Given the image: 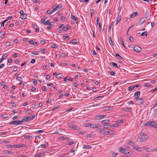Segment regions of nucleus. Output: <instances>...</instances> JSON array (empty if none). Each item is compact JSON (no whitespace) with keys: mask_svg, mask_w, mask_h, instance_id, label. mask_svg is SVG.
<instances>
[{"mask_svg":"<svg viewBox=\"0 0 157 157\" xmlns=\"http://www.w3.org/2000/svg\"><path fill=\"white\" fill-rule=\"evenodd\" d=\"M140 136L141 138H140L139 141L140 142H143L147 140L148 138L149 137L144 132H141L140 133Z\"/></svg>","mask_w":157,"mask_h":157,"instance_id":"nucleus-1","label":"nucleus"},{"mask_svg":"<svg viewBox=\"0 0 157 157\" xmlns=\"http://www.w3.org/2000/svg\"><path fill=\"white\" fill-rule=\"evenodd\" d=\"M63 6L61 4H59L56 6V5H54L52 6V8L53 9L52 11L49 10H47V13L48 14H51L54 12L58 8L60 9Z\"/></svg>","mask_w":157,"mask_h":157,"instance_id":"nucleus-2","label":"nucleus"},{"mask_svg":"<svg viewBox=\"0 0 157 157\" xmlns=\"http://www.w3.org/2000/svg\"><path fill=\"white\" fill-rule=\"evenodd\" d=\"M119 151L127 155H128L131 152L129 150L123 148L122 147H120L119 148Z\"/></svg>","mask_w":157,"mask_h":157,"instance_id":"nucleus-3","label":"nucleus"},{"mask_svg":"<svg viewBox=\"0 0 157 157\" xmlns=\"http://www.w3.org/2000/svg\"><path fill=\"white\" fill-rule=\"evenodd\" d=\"M23 123V121H11L9 123L10 124H15L16 125H18L19 124H22Z\"/></svg>","mask_w":157,"mask_h":157,"instance_id":"nucleus-4","label":"nucleus"},{"mask_svg":"<svg viewBox=\"0 0 157 157\" xmlns=\"http://www.w3.org/2000/svg\"><path fill=\"white\" fill-rule=\"evenodd\" d=\"M133 49L135 51L138 52H140L141 50V48L137 45L134 46Z\"/></svg>","mask_w":157,"mask_h":157,"instance_id":"nucleus-5","label":"nucleus"},{"mask_svg":"<svg viewBox=\"0 0 157 157\" xmlns=\"http://www.w3.org/2000/svg\"><path fill=\"white\" fill-rule=\"evenodd\" d=\"M140 91L137 92L135 93L134 94V97L136 100H137L138 99H139V98L140 96Z\"/></svg>","mask_w":157,"mask_h":157,"instance_id":"nucleus-6","label":"nucleus"},{"mask_svg":"<svg viewBox=\"0 0 157 157\" xmlns=\"http://www.w3.org/2000/svg\"><path fill=\"white\" fill-rule=\"evenodd\" d=\"M92 148L91 145H87L85 144H84L82 147V148L83 149H90Z\"/></svg>","mask_w":157,"mask_h":157,"instance_id":"nucleus-7","label":"nucleus"},{"mask_svg":"<svg viewBox=\"0 0 157 157\" xmlns=\"http://www.w3.org/2000/svg\"><path fill=\"white\" fill-rule=\"evenodd\" d=\"M151 126L154 127L155 128H157V124L154 121H150Z\"/></svg>","mask_w":157,"mask_h":157,"instance_id":"nucleus-8","label":"nucleus"},{"mask_svg":"<svg viewBox=\"0 0 157 157\" xmlns=\"http://www.w3.org/2000/svg\"><path fill=\"white\" fill-rule=\"evenodd\" d=\"M146 20V17L142 18L139 22V24H143Z\"/></svg>","mask_w":157,"mask_h":157,"instance_id":"nucleus-9","label":"nucleus"},{"mask_svg":"<svg viewBox=\"0 0 157 157\" xmlns=\"http://www.w3.org/2000/svg\"><path fill=\"white\" fill-rule=\"evenodd\" d=\"M30 118L29 117H24V118L23 119L22 121H31Z\"/></svg>","mask_w":157,"mask_h":157,"instance_id":"nucleus-10","label":"nucleus"},{"mask_svg":"<svg viewBox=\"0 0 157 157\" xmlns=\"http://www.w3.org/2000/svg\"><path fill=\"white\" fill-rule=\"evenodd\" d=\"M110 121L109 120H105L101 121V123L103 124H108Z\"/></svg>","mask_w":157,"mask_h":157,"instance_id":"nucleus-11","label":"nucleus"},{"mask_svg":"<svg viewBox=\"0 0 157 157\" xmlns=\"http://www.w3.org/2000/svg\"><path fill=\"white\" fill-rule=\"evenodd\" d=\"M105 116L104 115H97L96 116V118L98 119L99 120L105 117Z\"/></svg>","mask_w":157,"mask_h":157,"instance_id":"nucleus-12","label":"nucleus"},{"mask_svg":"<svg viewBox=\"0 0 157 157\" xmlns=\"http://www.w3.org/2000/svg\"><path fill=\"white\" fill-rule=\"evenodd\" d=\"M71 19H72L75 21L76 24H78V20L75 17V16L71 15Z\"/></svg>","mask_w":157,"mask_h":157,"instance_id":"nucleus-13","label":"nucleus"},{"mask_svg":"<svg viewBox=\"0 0 157 157\" xmlns=\"http://www.w3.org/2000/svg\"><path fill=\"white\" fill-rule=\"evenodd\" d=\"M110 64L113 66V67H115L117 68H119L117 66V64L116 63L111 62H110Z\"/></svg>","mask_w":157,"mask_h":157,"instance_id":"nucleus-14","label":"nucleus"},{"mask_svg":"<svg viewBox=\"0 0 157 157\" xmlns=\"http://www.w3.org/2000/svg\"><path fill=\"white\" fill-rule=\"evenodd\" d=\"M22 136L24 137L25 139H30V138H32V137L30 136L25 135H23Z\"/></svg>","mask_w":157,"mask_h":157,"instance_id":"nucleus-15","label":"nucleus"},{"mask_svg":"<svg viewBox=\"0 0 157 157\" xmlns=\"http://www.w3.org/2000/svg\"><path fill=\"white\" fill-rule=\"evenodd\" d=\"M138 14V13L137 12H135L133 13L132 15L130 16V18H132L134 17L135 16L137 15Z\"/></svg>","mask_w":157,"mask_h":157,"instance_id":"nucleus-16","label":"nucleus"},{"mask_svg":"<svg viewBox=\"0 0 157 157\" xmlns=\"http://www.w3.org/2000/svg\"><path fill=\"white\" fill-rule=\"evenodd\" d=\"M121 15H120L119 16H118L117 18V20L116 23V24H115L116 25H117L118 22H119L121 21Z\"/></svg>","mask_w":157,"mask_h":157,"instance_id":"nucleus-17","label":"nucleus"},{"mask_svg":"<svg viewBox=\"0 0 157 157\" xmlns=\"http://www.w3.org/2000/svg\"><path fill=\"white\" fill-rule=\"evenodd\" d=\"M112 133V131H106L104 133V135H111Z\"/></svg>","mask_w":157,"mask_h":157,"instance_id":"nucleus-18","label":"nucleus"},{"mask_svg":"<svg viewBox=\"0 0 157 157\" xmlns=\"http://www.w3.org/2000/svg\"><path fill=\"white\" fill-rule=\"evenodd\" d=\"M123 110L125 111L131 112L132 109V108L130 107L129 108H124L123 109Z\"/></svg>","mask_w":157,"mask_h":157,"instance_id":"nucleus-19","label":"nucleus"},{"mask_svg":"<svg viewBox=\"0 0 157 157\" xmlns=\"http://www.w3.org/2000/svg\"><path fill=\"white\" fill-rule=\"evenodd\" d=\"M103 127L104 128V130L105 129L110 128V125H103Z\"/></svg>","mask_w":157,"mask_h":157,"instance_id":"nucleus-20","label":"nucleus"},{"mask_svg":"<svg viewBox=\"0 0 157 157\" xmlns=\"http://www.w3.org/2000/svg\"><path fill=\"white\" fill-rule=\"evenodd\" d=\"M134 88H135L134 87V86L133 85L132 86L128 87V91H132V90H133Z\"/></svg>","mask_w":157,"mask_h":157,"instance_id":"nucleus-21","label":"nucleus"},{"mask_svg":"<svg viewBox=\"0 0 157 157\" xmlns=\"http://www.w3.org/2000/svg\"><path fill=\"white\" fill-rule=\"evenodd\" d=\"M47 147V146L46 144H42L40 145V146L38 147V148H46Z\"/></svg>","mask_w":157,"mask_h":157,"instance_id":"nucleus-22","label":"nucleus"},{"mask_svg":"<svg viewBox=\"0 0 157 157\" xmlns=\"http://www.w3.org/2000/svg\"><path fill=\"white\" fill-rule=\"evenodd\" d=\"M62 75L61 73H59L56 75V78H57L59 79L62 78Z\"/></svg>","mask_w":157,"mask_h":157,"instance_id":"nucleus-23","label":"nucleus"},{"mask_svg":"<svg viewBox=\"0 0 157 157\" xmlns=\"http://www.w3.org/2000/svg\"><path fill=\"white\" fill-rule=\"evenodd\" d=\"M128 143L131 146H132L133 147L134 146V145L135 143L132 141H130V140H128Z\"/></svg>","mask_w":157,"mask_h":157,"instance_id":"nucleus-24","label":"nucleus"},{"mask_svg":"<svg viewBox=\"0 0 157 157\" xmlns=\"http://www.w3.org/2000/svg\"><path fill=\"white\" fill-rule=\"evenodd\" d=\"M139 100L138 102L140 104L143 105V100L142 98H140V99H138Z\"/></svg>","mask_w":157,"mask_h":157,"instance_id":"nucleus-25","label":"nucleus"},{"mask_svg":"<svg viewBox=\"0 0 157 157\" xmlns=\"http://www.w3.org/2000/svg\"><path fill=\"white\" fill-rule=\"evenodd\" d=\"M133 148L135 149L136 150L138 151H141V148L140 147H136L134 146L133 147Z\"/></svg>","mask_w":157,"mask_h":157,"instance_id":"nucleus-26","label":"nucleus"},{"mask_svg":"<svg viewBox=\"0 0 157 157\" xmlns=\"http://www.w3.org/2000/svg\"><path fill=\"white\" fill-rule=\"evenodd\" d=\"M149 16V11L148 10H146L145 15H144V17H146V18L147 19V18Z\"/></svg>","mask_w":157,"mask_h":157,"instance_id":"nucleus-27","label":"nucleus"},{"mask_svg":"<svg viewBox=\"0 0 157 157\" xmlns=\"http://www.w3.org/2000/svg\"><path fill=\"white\" fill-rule=\"evenodd\" d=\"M92 124H87V123H85L83 124V126L85 127H88L90 126H92Z\"/></svg>","mask_w":157,"mask_h":157,"instance_id":"nucleus-28","label":"nucleus"},{"mask_svg":"<svg viewBox=\"0 0 157 157\" xmlns=\"http://www.w3.org/2000/svg\"><path fill=\"white\" fill-rule=\"evenodd\" d=\"M90 12L91 13V17H92L93 16V15L94 14V9H91L90 10Z\"/></svg>","mask_w":157,"mask_h":157,"instance_id":"nucleus-29","label":"nucleus"},{"mask_svg":"<svg viewBox=\"0 0 157 157\" xmlns=\"http://www.w3.org/2000/svg\"><path fill=\"white\" fill-rule=\"evenodd\" d=\"M63 37H65L66 39H67V40H68L69 39L70 37L69 36H68V35L67 34H65L63 35Z\"/></svg>","mask_w":157,"mask_h":157,"instance_id":"nucleus-30","label":"nucleus"},{"mask_svg":"<svg viewBox=\"0 0 157 157\" xmlns=\"http://www.w3.org/2000/svg\"><path fill=\"white\" fill-rule=\"evenodd\" d=\"M30 118V120H32L35 117V114H33L31 115L30 117H29Z\"/></svg>","mask_w":157,"mask_h":157,"instance_id":"nucleus-31","label":"nucleus"},{"mask_svg":"<svg viewBox=\"0 0 157 157\" xmlns=\"http://www.w3.org/2000/svg\"><path fill=\"white\" fill-rule=\"evenodd\" d=\"M120 40H121V43L122 44V45L123 46V47L124 48H126V47L124 43L123 39L121 38H120Z\"/></svg>","mask_w":157,"mask_h":157,"instance_id":"nucleus-32","label":"nucleus"},{"mask_svg":"<svg viewBox=\"0 0 157 157\" xmlns=\"http://www.w3.org/2000/svg\"><path fill=\"white\" fill-rule=\"evenodd\" d=\"M2 117L4 119L8 117V115L6 114H4L2 115Z\"/></svg>","mask_w":157,"mask_h":157,"instance_id":"nucleus-33","label":"nucleus"},{"mask_svg":"<svg viewBox=\"0 0 157 157\" xmlns=\"http://www.w3.org/2000/svg\"><path fill=\"white\" fill-rule=\"evenodd\" d=\"M5 153L7 155H11L12 153V151H5Z\"/></svg>","mask_w":157,"mask_h":157,"instance_id":"nucleus-34","label":"nucleus"},{"mask_svg":"<svg viewBox=\"0 0 157 157\" xmlns=\"http://www.w3.org/2000/svg\"><path fill=\"white\" fill-rule=\"evenodd\" d=\"M113 23L112 22L110 24V25L109 27L108 28V31L109 32L112 26L113 25Z\"/></svg>","mask_w":157,"mask_h":157,"instance_id":"nucleus-35","label":"nucleus"},{"mask_svg":"<svg viewBox=\"0 0 157 157\" xmlns=\"http://www.w3.org/2000/svg\"><path fill=\"white\" fill-rule=\"evenodd\" d=\"M144 125L145 127H147V126H151V124L150 123V121L148 122L147 123L145 124H144Z\"/></svg>","mask_w":157,"mask_h":157,"instance_id":"nucleus-36","label":"nucleus"},{"mask_svg":"<svg viewBox=\"0 0 157 157\" xmlns=\"http://www.w3.org/2000/svg\"><path fill=\"white\" fill-rule=\"evenodd\" d=\"M5 35V32L4 31H1L0 32V37H2V36Z\"/></svg>","mask_w":157,"mask_h":157,"instance_id":"nucleus-37","label":"nucleus"},{"mask_svg":"<svg viewBox=\"0 0 157 157\" xmlns=\"http://www.w3.org/2000/svg\"><path fill=\"white\" fill-rule=\"evenodd\" d=\"M43 155V153H40L39 154H36L35 155V157H41L42 155Z\"/></svg>","mask_w":157,"mask_h":157,"instance_id":"nucleus-38","label":"nucleus"},{"mask_svg":"<svg viewBox=\"0 0 157 157\" xmlns=\"http://www.w3.org/2000/svg\"><path fill=\"white\" fill-rule=\"evenodd\" d=\"M145 35L146 36H147V33L146 32H144L143 33H142L141 34V36H143L144 35Z\"/></svg>","mask_w":157,"mask_h":157,"instance_id":"nucleus-39","label":"nucleus"},{"mask_svg":"<svg viewBox=\"0 0 157 157\" xmlns=\"http://www.w3.org/2000/svg\"><path fill=\"white\" fill-rule=\"evenodd\" d=\"M49 22H50V20H47L44 23V25H48L49 23Z\"/></svg>","mask_w":157,"mask_h":157,"instance_id":"nucleus-40","label":"nucleus"},{"mask_svg":"<svg viewBox=\"0 0 157 157\" xmlns=\"http://www.w3.org/2000/svg\"><path fill=\"white\" fill-rule=\"evenodd\" d=\"M7 56V54H5L4 55L2 56V59H6V58Z\"/></svg>","mask_w":157,"mask_h":157,"instance_id":"nucleus-41","label":"nucleus"},{"mask_svg":"<svg viewBox=\"0 0 157 157\" xmlns=\"http://www.w3.org/2000/svg\"><path fill=\"white\" fill-rule=\"evenodd\" d=\"M144 86L145 87H146V86H151L152 85H150L149 84L147 83H144Z\"/></svg>","mask_w":157,"mask_h":157,"instance_id":"nucleus-42","label":"nucleus"},{"mask_svg":"<svg viewBox=\"0 0 157 157\" xmlns=\"http://www.w3.org/2000/svg\"><path fill=\"white\" fill-rule=\"evenodd\" d=\"M22 15V19H25L26 18V17L27 16V14L26 13H25L23 14Z\"/></svg>","mask_w":157,"mask_h":157,"instance_id":"nucleus-43","label":"nucleus"},{"mask_svg":"<svg viewBox=\"0 0 157 157\" xmlns=\"http://www.w3.org/2000/svg\"><path fill=\"white\" fill-rule=\"evenodd\" d=\"M36 89L35 87H33L31 89V91L32 92H34L36 91Z\"/></svg>","mask_w":157,"mask_h":157,"instance_id":"nucleus-44","label":"nucleus"},{"mask_svg":"<svg viewBox=\"0 0 157 157\" xmlns=\"http://www.w3.org/2000/svg\"><path fill=\"white\" fill-rule=\"evenodd\" d=\"M116 124H112L111 125H110V127H117L118 125L117 124L116 125Z\"/></svg>","mask_w":157,"mask_h":157,"instance_id":"nucleus-45","label":"nucleus"},{"mask_svg":"<svg viewBox=\"0 0 157 157\" xmlns=\"http://www.w3.org/2000/svg\"><path fill=\"white\" fill-rule=\"evenodd\" d=\"M68 29V28H66V27H63L62 28V29L63 31H66Z\"/></svg>","mask_w":157,"mask_h":157,"instance_id":"nucleus-46","label":"nucleus"},{"mask_svg":"<svg viewBox=\"0 0 157 157\" xmlns=\"http://www.w3.org/2000/svg\"><path fill=\"white\" fill-rule=\"evenodd\" d=\"M33 80H33V83L34 84V85H36L37 84V81L36 79H34Z\"/></svg>","mask_w":157,"mask_h":157,"instance_id":"nucleus-47","label":"nucleus"},{"mask_svg":"<svg viewBox=\"0 0 157 157\" xmlns=\"http://www.w3.org/2000/svg\"><path fill=\"white\" fill-rule=\"evenodd\" d=\"M17 79L20 82H22V78L21 77H18L17 78Z\"/></svg>","mask_w":157,"mask_h":157,"instance_id":"nucleus-48","label":"nucleus"},{"mask_svg":"<svg viewBox=\"0 0 157 157\" xmlns=\"http://www.w3.org/2000/svg\"><path fill=\"white\" fill-rule=\"evenodd\" d=\"M93 135L92 134H89L87 135L86 136L87 137H93Z\"/></svg>","mask_w":157,"mask_h":157,"instance_id":"nucleus-49","label":"nucleus"},{"mask_svg":"<svg viewBox=\"0 0 157 157\" xmlns=\"http://www.w3.org/2000/svg\"><path fill=\"white\" fill-rule=\"evenodd\" d=\"M90 33L92 35V36H93V37H95V36L94 33V31L92 30H91V31H90Z\"/></svg>","mask_w":157,"mask_h":157,"instance_id":"nucleus-50","label":"nucleus"},{"mask_svg":"<svg viewBox=\"0 0 157 157\" xmlns=\"http://www.w3.org/2000/svg\"><path fill=\"white\" fill-rule=\"evenodd\" d=\"M112 157H116V155L118 154V153H116L114 152H113L112 153Z\"/></svg>","mask_w":157,"mask_h":157,"instance_id":"nucleus-51","label":"nucleus"},{"mask_svg":"<svg viewBox=\"0 0 157 157\" xmlns=\"http://www.w3.org/2000/svg\"><path fill=\"white\" fill-rule=\"evenodd\" d=\"M71 43H74V44H76L77 42V40H72L71 41Z\"/></svg>","mask_w":157,"mask_h":157,"instance_id":"nucleus-52","label":"nucleus"},{"mask_svg":"<svg viewBox=\"0 0 157 157\" xmlns=\"http://www.w3.org/2000/svg\"><path fill=\"white\" fill-rule=\"evenodd\" d=\"M13 62V59H10L8 60V62L10 63H11Z\"/></svg>","mask_w":157,"mask_h":157,"instance_id":"nucleus-53","label":"nucleus"},{"mask_svg":"<svg viewBox=\"0 0 157 157\" xmlns=\"http://www.w3.org/2000/svg\"><path fill=\"white\" fill-rule=\"evenodd\" d=\"M129 40L131 42H133L134 41V39L131 36L129 37Z\"/></svg>","mask_w":157,"mask_h":157,"instance_id":"nucleus-54","label":"nucleus"},{"mask_svg":"<svg viewBox=\"0 0 157 157\" xmlns=\"http://www.w3.org/2000/svg\"><path fill=\"white\" fill-rule=\"evenodd\" d=\"M17 69V66H15L14 67L13 71H16Z\"/></svg>","mask_w":157,"mask_h":157,"instance_id":"nucleus-55","label":"nucleus"},{"mask_svg":"<svg viewBox=\"0 0 157 157\" xmlns=\"http://www.w3.org/2000/svg\"><path fill=\"white\" fill-rule=\"evenodd\" d=\"M123 121L122 120H120L117 121V122L118 123H123Z\"/></svg>","mask_w":157,"mask_h":157,"instance_id":"nucleus-56","label":"nucleus"},{"mask_svg":"<svg viewBox=\"0 0 157 157\" xmlns=\"http://www.w3.org/2000/svg\"><path fill=\"white\" fill-rule=\"evenodd\" d=\"M61 55L63 57H65L66 56V54L64 52H62L61 53Z\"/></svg>","mask_w":157,"mask_h":157,"instance_id":"nucleus-57","label":"nucleus"},{"mask_svg":"<svg viewBox=\"0 0 157 157\" xmlns=\"http://www.w3.org/2000/svg\"><path fill=\"white\" fill-rule=\"evenodd\" d=\"M45 42H46V40H41L40 42V43L41 44H45Z\"/></svg>","mask_w":157,"mask_h":157,"instance_id":"nucleus-58","label":"nucleus"},{"mask_svg":"<svg viewBox=\"0 0 157 157\" xmlns=\"http://www.w3.org/2000/svg\"><path fill=\"white\" fill-rule=\"evenodd\" d=\"M74 143L73 141H70L68 142V145H71L73 144H74Z\"/></svg>","mask_w":157,"mask_h":157,"instance_id":"nucleus-59","label":"nucleus"},{"mask_svg":"<svg viewBox=\"0 0 157 157\" xmlns=\"http://www.w3.org/2000/svg\"><path fill=\"white\" fill-rule=\"evenodd\" d=\"M51 48H56V45L55 44H53V45H52L51 46Z\"/></svg>","mask_w":157,"mask_h":157,"instance_id":"nucleus-60","label":"nucleus"},{"mask_svg":"<svg viewBox=\"0 0 157 157\" xmlns=\"http://www.w3.org/2000/svg\"><path fill=\"white\" fill-rule=\"evenodd\" d=\"M7 147L8 148H12V145L10 144H8L7 145Z\"/></svg>","mask_w":157,"mask_h":157,"instance_id":"nucleus-61","label":"nucleus"},{"mask_svg":"<svg viewBox=\"0 0 157 157\" xmlns=\"http://www.w3.org/2000/svg\"><path fill=\"white\" fill-rule=\"evenodd\" d=\"M5 23V21H3L1 24V27H3L4 26V24Z\"/></svg>","mask_w":157,"mask_h":157,"instance_id":"nucleus-62","label":"nucleus"},{"mask_svg":"<svg viewBox=\"0 0 157 157\" xmlns=\"http://www.w3.org/2000/svg\"><path fill=\"white\" fill-rule=\"evenodd\" d=\"M99 125L98 124H95V126L94 127H93V128H97L99 127L98 126Z\"/></svg>","mask_w":157,"mask_h":157,"instance_id":"nucleus-63","label":"nucleus"},{"mask_svg":"<svg viewBox=\"0 0 157 157\" xmlns=\"http://www.w3.org/2000/svg\"><path fill=\"white\" fill-rule=\"evenodd\" d=\"M33 44L35 46H37V45L38 43L36 42L35 41L33 42Z\"/></svg>","mask_w":157,"mask_h":157,"instance_id":"nucleus-64","label":"nucleus"}]
</instances>
